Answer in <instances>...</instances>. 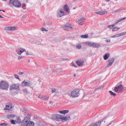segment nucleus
Returning <instances> with one entry per match:
<instances>
[{"label": "nucleus", "instance_id": "44", "mask_svg": "<svg viewBox=\"0 0 126 126\" xmlns=\"http://www.w3.org/2000/svg\"><path fill=\"white\" fill-rule=\"evenodd\" d=\"M0 11H3V12H5V11H4L3 10H0Z\"/></svg>", "mask_w": 126, "mask_h": 126}, {"label": "nucleus", "instance_id": "17", "mask_svg": "<svg viewBox=\"0 0 126 126\" xmlns=\"http://www.w3.org/2000/svg\"><path fill=\"white\" fill-rule=\"evenodd\" d=\"M64 15V12L63 11L60 10L58 14V17H62V16H63Z\"/></svg>", "mask_w": 126, "mask_h": 126}, {"label": "nucleus", "instance_id": "11", "mask_svg": "<svg viewBox=\"0 0 126 126\" xmlns=\"http://www.w3.org/2000/svg\"><path fill=\"white\" fill-rule=\"evenodd\" d=\"M13 108V106L11 104L6 105V107L4 109V111H11V109Z\"/></svg>", "mask_w": 126, "mask_h": 126}, {"label": "nucleus", "instance_id": "13", "mask_svg": "<svg viewBox=\"0 0 126 126\" xmlns=\"http://www.w3.org/2000/svg\"><path fill=\"white\" fill-rule=\"evenodd\" d=\"M108 64L107 65V66H111L112 64H113V63L115 62V59L113 58L110 59L108 61Z\"/></svg>", "mask_w": 126, "mask_h": 126}, {"label": "nucleus", "instance_id": "28", "mask_svg": "<svg viewBox=\"0 0 126 126\" xmlns=\"http://www.w3.org/2000/svg\"><path fill=\"white\" fill-rule=\"evenodd\" d=\"M43 100H44V101H48V100H49V97L47 96H44L43 97Z\"/></svg>", "mask_w": 126, "mask_h": 126}, {"label": "nucleus", "instance_id": "33", "mask_svg": "<svg viewBox=\"0 0 126 126\" xmlns=\"http://www.w3.org/2000/svg\"><path fill=\"white\" fill-rule=\"evenodd\" d=\"M11 124H13V125H15V124H16V121L11 120Z\"/></svg>", "mask_w": 126, "mask_h": 126}, {"label": "nucleus", "instance_id": "31", "mask_svg": "<svg viewBox=\"0 0 126 126\" xmlns=\"http://www.w3.org/2000/svg\"><path fill=\"white\" fill-rule=\"evenodd\" d=\"M114 26H115V25H108L107 27L108 28H109V29H112V28H113Z\"/></svg>", "mask_w": 126, "mask_h": 126}, {"label": "nucleus", "instance_id": "16", "mask_svg": "<svg viewBox=\"0 0 126 126\" xmlns=\"http://www.w3.org/2000/svg\"><path fill=\"white\" fill-rule=\"evenodd\" d=\"M76 64L79 66H82L83 65V61L78 60L76 61Z\"/></svg>", "mask_w": 126, "mask_h": 126}, {"label": "nucleus", "instance_id": "41", "mask_svg": "<svg viewBox=\"0 0 126 126\" xmlns=\"http://www.w3.org/2000/svg\"><path fill=\"white\" fill-rule=\"evenodd\" d=\"M54 92H56V89H53L52 90V93H54Z\"/></svg>", "mask_w": 126, "mask_h": 126}, {"label": "nucleus", "instance_id": "10", "mask_svg": "<svg viewBox=\"0 0 126 126\" xmlns=\"http://www.w3.org/2000/svg\"><path fill=\"white\" fill-rule=\"evenodd\" d=\"M5 30H7L8 31H14L16 30V27H10V26L6 27L5 28Z\"/></svg>", "mask_w": 126, "mask_h": 126}, {"label": "nucleus", "instance_id": "18", "mask_svg": "<svg viewBox=\"0 0 126 126\" xmlns=\"http://www.w3.org/2000/svg\"><path fill=\"white\" fill-rule=\"evenodd\" d=\"M93 44H94V42L87 41L85 43V45L89 46V47H92V48H93Z\"/></svg>", "mask_w": 126, "mask_h": 126}, {"label": "nucleus", "instance_id": "25", "mask_svg": "<svg viewBox=\"0 0 126 126\" xmlns=\"http://www.w3.org/2000/svg\"><path fill=\"white\" fill-rule=\"evenodd\" d=\"M109 57H110V54L109 53L105 54V55L104 57V60L105 61H106V60H108Z\"/></svg>", "mask_w": 126, "mask_h": 126}, {"label": "nucleus", "instance_id": "49", "mask_svg": "<svg viewBox=\"0 0 126 126\" xmlns=\"http://www.w3.org/2000/svg\"><path fill=\"white\" fill-rule=\"evenodd\" d=\"M110 0H106V1H109Z\"/></svg>", "mask_w": 126, "mask_h": 126}, {"label": "nucleus", "instance_id": "36", "mask_svg": "<svg viewBox=\"0 0 126 126\" xmlns=\"http://www.w3.org/2000/svg\"><path fill=\"white\" fill-rule=\"evenodd\" d=\"M76 48L77 49H81V45L78 44L77 45H76Z\"/></svg>", "mask_w": 126, "mask_h": 126}, {"label": "nucleus", "instance_id": "45", "mask_svg": "<svg viewBox=\"0 0 126 126\" xmlns=\"http://www.w3.org/2000/svg\"><path fill=\"white\" fill-rule=\"evenodd\" d=\"M0 18H3L2 16H1V15H0Z\"/></svg>", "mask_w": 126, "mask_h": 126}, {"label": "nucleus", "instance_id": "4", "mask_svg": "<svg viewBox=\"0 0 126 126\" xmlns=\"http://www.w3.org/2000/svg\"><path fill=\"white\" fill-rule=\"evenodd\" d=\"M79 95H80V90L78 89H75L71 92V97L72 98L79 97Z\"/></svg>", "mask_w": 126, "mask_h": 126}, {"label": "nucleus", "instance_id": "6", "mask_svg": "<svg viewBox=\"0 0 126 126\" xmlns=\"http://www.w3.org/2000/svg\"><path fill=\"white\" fill-rule=\"evenodd\" d=\"M63 115L60 114H56L52 116V119L54 120V121H58V122H61L62 121V118Z\"/></svg>", "mask_w": 126, "mask_h": 126}, {"label": "nucleus", "instance_id": "22", "mask_svg": "<svg viewBox=\"0 0 126 126\" xmlns=\"http://www.w3.org/2000/svg\"><path fill=\"white\" fill-rule=\"evenodd\" d=\"M99 47H100V44L94 42L93 48H99Z\"/></svg>", "mask_w": 126, "mask_h": 126}, {"label": "nucleus", "instance_id": "46", "mask_svg": "<svg viewBox=\"0 0 126 126\" xmlns=\"http://www.w3.org/2000/svg\"><path fill=\"white\" fill-rule=\"evenodd\" d=\"M50 104H53V102L52 101H50Z\"/></svg>", "mask_w": 126, "mask_h": 126}, {"label": "nucleus", "instance_id": "40", "mask_svg": "<svg viewBox=\"0 0 126 126\" xmlns=\"http://www.w3.org/2000/svg\"><path fill=\"white\" fill-rule=\"evenodd\" d=\"M71 65H72V66H74V67H77L76 65H75L74 64V63H71Z\"/></svg>", "mask_w": 126, "mask_h": 126}, {"label": "nucleus", "instance_id": "12", "mask_svg": "<svg viewBox=\"0 0 126 126\" xmlns=\"http://www.w3.org/2000/svg\"><path fill=\"white\" fill-rule=\"evenodd\" d=\"M126 32H122L119 34H117L115 35H113L111 37V38H116V37H121V36H124V35H126Z\"/></svg>", "mask_w": 126, "mask_h": 126}, {"label": "nucleus", "instance_id": "1", "mask_svg": "<svg viewBox=\"0 0 126 126\" xmlns=\"http://www.w3.org/2000/svg\"><path fill=\"white\" fill-rule=\"evenodd\" d=\"M22 126H35V123L30 121V118L27 117L22 121Z\"/></svg>", "mask_w": 126, "mask_h": 126}, {"label": "nucleus", "instance_id": "23", "mask_svg": "<svg viewBox=\"0 0 126 126\" xmlns=\"http://www.w3.org/2000/svg\"><path fill=\"white\" fill-rule=\"evenodd\" d=\"M68 110H62V111H59V112L60 114H63V115H64V114H67L68 113Z\"/></svg>", "mask_w": 126, "mask_h": 126}, {"label": "nucleus", "instance_id": "24", "mask_svg": "<svg viewBox=\"0 0 126 126\" xmlns=\"http://www.w3.org/2000/svg\"><path fill=\"white\" fill-rule=\"evenodd\" d=\"M121 29L120 27H116L112 29L113 32L119 31Z\"/></svg>", "mask_w": 126, "mask_h": 126}, {"label": "nucleus", "instance_id": "29", "mask_svg": "<svg viewBox=\"0 0 126 126\" xmlns=\"http://www.w3.org/2000/svg\"><path fill=\"white\" fill-rule=\"evenodd\" d=\"M109 93L112 96H116V94H115L114 92H112V91H110Z\"/></svg>", "mask_w": 126, "mask_h": 126}, {"label": "nucleus", "instance_id": "35", "mask_svg": "<svg viewBox=\"0 0 126 126\" xmlns=\"http://www.w3.org/2000/svg\"><path fill=\"white\" fill-rule=\"evenodd\" d=\"M41 31H45L46 32H48V30H46V28H41Z\"/></svg>", "mask_w": 126, "mask_h": 126}, {"label": "nucleus", "instance_id": "42", "mask_svg": "<svg viewBox=\"0 0 126 126\" xmlns=\"http://www.w3.org/2000/svg\"><path fill=\"white\" fill-rule=\"evenodd\" d=\"M22 59V56H19L18 59L19 60H21Z\"/></svg>", "mask_w": 126, "mask_h": 126}, {"label": "nucleus", "instance_id": "30", "mask_svg": "<svg viewBox=\"0 0 126 126\" xmlns=\"http://www.w3.org/2000/svg\"><path fill=\"white\" fill-rule=\"evenodd\" d=\"M21 6H22V8H23V9H26V4L23 3L22 5Z\"/></svg>", "mask_w": 126, "mask_h": 126}, {"label": "nucleus", "instance_id": "19", "mask_svg": "<svg viewBox=\"0 0 126 126\" xmlns=\"http://www.w3.org/2000/svg\"><path fill=\"white\" fill-rule=\"evenodd\" d=\"M29 83L28 82H26V80H24L22 82V86H29Z\"/></svg>", "mask_w": 126, "mask_h": 126}, {"label": "nucleus", "instance_id": "14", "mask_svg": "<svg viewBox=\"0 0 126 126\" xmlns=\"http://www.w3.org/2000/svg\"><path fill=\"white\" fill-rule=\"evenodd\" d=\"M26 50L24 49H19L16 50V53L18 54V55H21L22 53H24V52H25Z\"/></svg>", "mask_w": 126, "mask_h": 126}, {"label": "nucleus", "instance_id": "37", "mask_svg": "<svg viewBox=\"0 0 126 126\" xmlns=\"http://www.w3.org/2000/svg\"><path fill=\"white\" fill-rule=\"evenodd\" d=\"M0 126H7V124H6L5 123H3L0 124Z\"/></svg>", "mask_w": 126, "mask_h": 126}, {"label": "nucleus", "instance_id": "21", "mask_svg": "<svg viewBox=\"0 0 126 126\" xmlns=\"http://www.w3.org/2000/svg\"><path fill=\"white\" fill-rule=\"evenodd\" d=\"M69 28H71V25H70V24H67L64 27V30H67L69 29Z\"/></svg>", "mask_w": 126, "mask_h": 126}, {"label": "nucleus", "instance_id": "38", "mask_svg": "<svg viewBox=\"0 0 126 126\" xmlns=\"http://www.w3.org/2000/svg\"><path fill=\"white\" fill-rule=\"evenodd\" d=\"M14 76L15 78H16V79H19V77L18 76V75L15 74V75H14Z\"/></svg>", "mask_w": 126, "mask_h": 126}, {"label": "nucleus", "instance_id": "47", "mask_svg": "<svg viewBox=\"0 0 126 126\" xmlns=\"http://www.w3.org/2000/svg\"><path fill=\"white\" fill-rule=\"evenodd\" d=\"M110 125V124H107L106 125V126H109Z\"/></svg>", "mask_w": 126, "mask_h": 126}, {"label": "nucleus", "instance_id": "50", "mask_svg": "<svg viewBox=\"0 0 126 126\" xmlns=\"http://www.w3.org/2000/svg\"><path fill=\"white\" fill-rule=\"evenodd\" d=\"M45 126H48V125H45Z\"/></svg>", "mask_w": 126, "mask_h": 126}, {"label": "nucleus", "instance_id": "7", "mask_svg": "<svg viewBox=\"0 0 126 126\" xmlns=\"http://www.w3.org/2000/svg\"><path fill=\"white\" fill-rule=\"evenodd\" d=\"M19 89V85L18 84H12L10 85L9 90H18Z\"/></svg>", "mask_w": 126, "mask_h": 126}, {"label": "nucleus", "instance_id": "39", "mask_svg": "<svg viewBox=\"0 0 126 126\" xmlns=\"http://www.w3.org/2000/svg\"><path fill=\"white\" fill-rule=\"evenodd\" d=\"M105 42L106 43H110L111 42V40L110 39H107L105 40Z\"/></svg>", "mask_w": 126, "mask_h": 126}, {"label": "nucleus", "instance_id": "48", "mask_svg": "<svg viewBox=\"0 0 126 126\" xmlns=\"http://www.w3.org/2000/svg\"><path fill=\"white\" fill-rule=\"evenodd\" d=\"M3 0V1H6V0Z\"/></svg>", "mask_w": 126, "mask_h": 126}, {"label": "nucleus", "instance_id": "43", "mask_svg": "<svg viewBox=\"0 0 126 126\" xmlns=\"http://www.w3.org/2000/svg\"><path fill=\"white\" fill-rule=\"evenodd\" d=\"M26 55H27V56H29V55H30V54H29V52H27V53H26Z\"/></svg>", "mask_w": 126, "mask_h": 126}, {"label": "nucleus", "instance_id": "8", "mask_svg": "<svg viewBox=\"0 0 126 126\" xmlns=\"http://www.w3.org/2000/svg\"><path fill=\"white\" fill-rule=\"evenodd\" d=\"M69 119H70V116H69V115H67L66 116H63L62 115V117L61 118V122H62L63 123L67 122V121H68Z\"/></svg>", "mask_w": 126, "mask_h": 126}, {"label": "nucleus", "instance_id": "5", "mask_svg": "<svg viewBox=\"0 0 126 126\" xmlns=\"http://www.w3.org/2000/svg\"><path fill=\"white\" fill-rule=\"evenodd\" d=\"M123 88L124 87H123V85L117 84L114 88V91L115 92H116V93H119L123 91Z\"/></svg>", "mask_w": 126, "mask_h": 126}, {"label": "nucleus", "instance_id": "2", "mask_svg": "<svg viewBox=\"0 0 126 126\" xmlns=\"http://www.w3.org/2000/svg\"><path fill=\"white\" fill-rule=\"evenodd\" d=\"M10 6H15V7H21L22 4L18 0H10L9 2Z\"/></svg>", "mask_w": 126, "mask_h": 126}, {"label": "nucleus", "instance_id": "20", "mask_svg": "<svg viewBox=\"0 0 126 126\" xmlns=\"http://www.w3.org/2000/svg\"><path fill=\"white\" fill-rule=\"evenodd\" d=\"M64 11H66V12H69V7H68V6H67V4H65L64 5Z\"/></svg>", "mask_w": 126, "mask_h": 126}, {"label": "nucleus", "instance_id": "27", "mask_svg": "<svg viewBox=\"0 0 126 126\" xmlns=\"http://www.w3.org/2000/svg\"><path fill=\"white\" fill-rule=\"evenodd\" d=\"M81 37L84 39H87V38H88V35L87 34L82 35L81 36Z\"/></svg>", "mask_w": 126, "mask_h": 126}, {"label": "nucleus", "instance_id": "15", "mask_svg": "<svg viewBox=\"0 0 126 126\" xmlns=\"http://www.w3.org/2000/svg\"><path fill=\"white\" fill-rule=\"evenodd\" d=\"M96 14H99V15H104V14H107L108 12L106 11H99L96 12Z\"/></svg>", "mask_w": 126, "mask_h": 126}, {"label": "nucleus", "instance_id": "9", "mask_svg": "<svg viewBox=\"0 0 126 126\" xmlns=\"http://www.w3.org/2000/svg\"><path fill=\"white\" fill-rule=\"evenodd\" d=\"M84 22H85V19L83 18H79V20L77 21V24H79V25H82Z\"/></svg>", "mask_w": 126, "mask_h": 126}, {"label": "nucleus", "instance_id": "26", "mask_svg": "<svg viewBox=\"0 0 126 126\" xmlns=\"http://www.w3.org/2000/svg\"><path fill=\"white\" fill-rule=\"evenodd\" d=\"M15 117V115L14 114H10L7 116L8 119H13Z\"/></svg>", "mask_w": 126, "mask_h": 126}, {"label": "nucleus", "instance_id": "34", "mask_svg": "<svg viewBox=\"0 0 126 126\" xmlns=\"http://www.w3.org/2000/svg\"><path fill=\"white\" fill-rule=\"evenodd\" d=\"M125 19H126V18H123L122 19H120L116 23H118V22H121V21H123V20H125Z\"/></svg>", "mask_w": 126, "mask_h": 126}, {"label": "nucleus", "instance_id": "3", "mask_svg": "<svg viewBox=\"0 0 126 126\" xmlns=\"http://www.w3.org/2000/svg\"><path fill=\"white\" fill-rule=\"evenodd\" d=\"M8 87H9V84L7 82L1 81L0 82V89L7 91L8 90Z\"/></svg>", "mask_w": 126, "mask_h": 126}, {"label": "nucleus", "instance_id": "32", "mask_svg": "<svg viewBox=\"0 0 126 126\" xmlns=\"http://www.w3.org/2000/svg\"><path fill=\"white\" fill-rule=\"evenodd\" d=\"M122 9H118L114 11V12H119V11H122Z\"/></svg>", "mask_w": 126, "mask_h": 126}]
</instances>
